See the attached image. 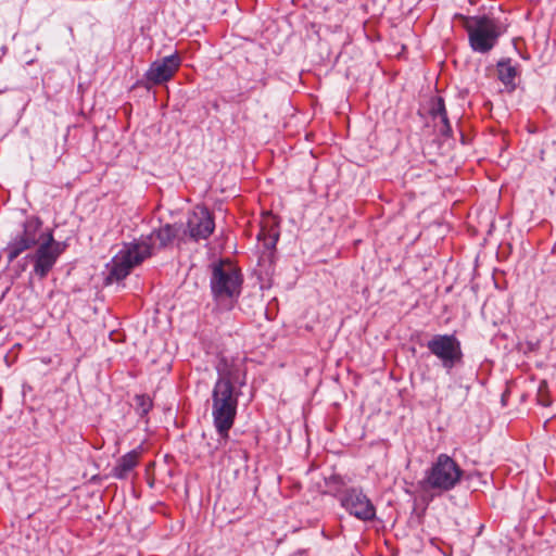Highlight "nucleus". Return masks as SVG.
I'll list each match as a JSON object with an SVG mask.
<instances>
[{"label":"nucleus","mask_w":556,"mask_h":556,"mask_svg":"<svg viewBox=\"0 0 556 556\" xmlns=\"http://www.w3.org/2000/svg\"><path fill=\"white\" fill-rule=\"evenodd\" d=\"M210 289L214 303L226 311L237 304L243 285L241 269L227 258L210 264Z\"/></svg>","instance_id":"2"},{"label":"nucleus","mask_w":556,"mask_h":556,"mask_svg":"<svg viewBox=\"0 0 556 556\" xmlns=\"http://www.w3.org/2000/svg\"><path fill=\"white\" fill-rule=\"evenodd\" d=\"M108 274L104 279L105 285L123 281L134 268L126 260L118 253L110 264H108Z\"/></svg>","instance_id":"12"},{"label":"nucleus","mask_w":556,"mask_h":556,"mask_svg":"<svg viewBox=\"0 0 556 556\" xmlns=\"http://www.w3.org/2000/svg\"><path fill=\"white\" fill-rule=\"evenodd\" d=\"M466 26L470 48L478 53H488L497 42L498 31L493 20L485 15L471 17Z\"/></svg>","instance_id":"5"},{"label":"nucleus","mask_w":556,"mask_h":556,"mask_svg":"<svg viewBox=\"0 0 556 556\" xmlns=\"http://www.w3.org/2000/svg\"><path fill=\"white\" fill-rule=\"evenodd\" d=\"M42 222L37 216H28L22 223V230L18 231L34 245L40 244L46 238L47 232H41Z\"/></svg>","instance_id":"13"},{"label":"nucleus","mask_w":556,"mask_h":556,"mask_svg":"<svg viewBox=\"0 0 556 556\" xmlns=\"http://www.w3.org/2000/svg\"><path fill=\"white\" fill-rule=\"evenodd\" d=\"M64 249L65 244L56 241L52 231H48L47 238L38 245L36 252L27 254L24 260L34 262V273L39 278H45L53 268Z\"/></svg>","instance_id":"6"},{"label":"nucleus","mask_w":556,"mask_h":556,"mask_svg":"<svg viewBox=\"0 0 556 556\" xmlns=\"http://www.w3.org/2000/svg\"><path fill=\"white\" fill-rule=\"evenodd\" d=\"M438 119L441 123L440 128V135L444 138H451L453 136V128L450 123L447 113L443 114L442 116L438 117Z\"/></svg>","instance_id":"21"},{"label":"nucleus","mask_w":556,"mask_h":556,"mask_svg":"<svg viewBox=\"0 0 556 556\" xmlns=\"http://www.w3.org/2000/svg\"><path fill=\"white\" fill-rule=\"evenodd\" d=\"M447 113L445 108V102L442 97H432L429 101V114L433 121H437L438 117Z\"/></svg>","instance_id":"19"},{"label":"nucleus","mask_w":556,"mask_h":556,"mask_svg":"<svg viewBox=\"0 0 556 556\" xmlns=\"http://www.w3.org/2000/svg\"><path fill=\"white\" fill-rule=\"evenodd\" d=\"M135 402L136 412L140 416V418L147 417V415L149 414L153 406L151 397L147 394H137L135 396Z\"/></svg>","instance_id":"18"},{"label":"nucleus","mask_w":556,"mask_h":556,"mask_svg":"<svg viewBox=\"0 0 556 556\" xmlns=\"http://www.w3.org/2000/svg\"><path fill=\"white\" fill-rule=\"evenodd\" d=\"M154 251L151 238L142 235L138 239H134L131 242L125 243L124 248L119 251V254L126 260V262L136 267L146 258L152 256Z\"/></svg>","instance_id":"10"},{"label":"nucleus","mask_w":556,"mask_h":556,"mask_svg":"<svg viewBox=\"0 0 556 556\" xmlns=\"http://www.w3.org/2000/svg\"><path fill=\"white\" fill-rule=\"evenodd\" d=\"M497 76L502 84L514 90L516 88L515 79L518 75L517 66L513 65L511 59L503 58L496 63Z\"/></svg>","instance_id":"16"},{"label":"nucleus","mask_w":556,"mask_h":556,"mask_svg":"<svg viewBox=\"0 0 556 556\" xmlns=\"http://www.w3.org/2000/svg\"><path fill=\"white\" fill-rule=\"evenodd\" d=\"M216 371L218 377L212 389L211 408L213 425L220 444L229 439V430L236 421L241 391L236 387L238 369L231 367L226 357L219 358ZM243 384L244 382H240L239 387Z\"/></svg>","instance_id":"1"},{"label":"nucleus","mask_w":556,"mask_h":556,"mask_svg":"<svg viewBox=\"0 0 556 556\" xmlns=\"http://www.w3.org/2000/svg\"><path fill=\"white\" fill-rule=\"evenodd\" d=\"M181 64V59L178 53L164 56L160 61L151 63L149 70L146 72V79L153 85H162L173 78Z\"/></svg>","instance_id":"9"},{"label":"nucleus","mask_w":556,"mask_h":556,"mask_svg":"<svg viewBox=\"0 0 556 556\" xmlns=\"http://www.w3.org/2000/svg\"><path fill=\"white\" fill-rule=\"evenodd\" d=\"M460 137H462V142L465 143V136L463 134H460Z\"/></svg>","instance_id":"22"},{"label":"nucleus","mask_w":556,"mask_h":556,"mask_svg":"<svg viewBox=\"0 0 556 556\" xmlns=\"http://www.w3.org/2000/svg\"><path fill=\"white\" fill-rule=\"evenodd\" d=\"M257 240L263 242V247L268 251H275L280 237L278 223L274 219L267 220L257 233Z\"/></svg>","instance_id":"15"},{"label":"nucleus","mask_w":556,"mask_h":556,"mask_svg":"<svg viewBox=\"0 0 556 556\" xmlns=\"http://www.w3.org/2000/svg\"><path fill=\"white\" fill-rule=\"evenodd\" d=\"M182 225L166 224L157 229L152 230L146 237L151 238V243L154 250H161L166 248L170 242L178 237Z\"/></svg>","instance_id":"11"},{"label":"nucleus","mask_w":556,"mask_h":556,"mask_svg":"<svg viewBox=\"0 0 556 556\" xmlns=\"http://www.w3.org/2000/svg\"><path fill=\"white\" fill-rule=\"evenodd\" d=\"M341 506L351 515L362 521H371L376 518V507L361 488H348L339 496Z\"/></svg>","instance_id":"7"},{"label":"nucleus","mask_w":556,"mask_h":556,"mask_svg":"<svg viewBox=\"0 0 556 556\" xmlns=\"http://www.w3.org/2000/svg\"><path fill=\"white\" fill-rule=\"evenodd\" d=\"M181 229L194 242L206 240L215 229L214 216L206 206H197Z\"/></svg>","instance_id":"8"},{"label":"nucleus","mask_w":556,"mask_h":556,"mask_svg":"<svg viewBox=\"0 0 556 556\" xmlns=\"http://www.w3.org/2000/svg\"><path fill=\"white\" fill-rule=\"evenodd\" d=\"M35 247L30 243L26 238H24L20 232H16L11 237V240L3 249V253L7 254L9 263L13 262L23 252Z\"/></svg>","instance_id":"17"},{"label":"nucleus","mask_w":556,"mask_h":556,"mask_svg":"<svg viewBox=\"0 0 556 556\" xmlns=\"http://www.w3.org/2000/svg\"><path fill=\"white\" fill-rule=\"evenodd\" d=\"M326 485L330 489V491L334 494V496H340L342 492L346 489L345 481L343 477L340 475L333 473L329 478L326 479Z\"/></svg>","instance_id":"20"},{"label":"nucleus","mask_w":556,"mask_h":556,"mask_svg":"<svg viewBox=\"0 0 556 556\" xmlns=\"http://www.w3.org/2000/svg\"><path fill=\"white\" fill-rule=\"evenodd\" d=\"M430 354L435 356L446 375L464 365L462 343L454 333L434 334L427 341Z\"/></svg>","instance_id":"4"},{"label":"nucleus","mask_w":556,"mask_h":556,"mask_svg":"<svg viewBox=\"0 0 556 556\" xmlns=\"http://www.w3.org/2000/svg\"><path fill=\"white\" fill-rule=\"evenodd\" d=\"M138 452L132 450L121 456L112 469L111 476L118 480L128 478L130 471L138 465Z\"/></svg>","instance_id":"14"},{"label":"nucleus","mask_w":556,"mask_h":556,"mask_svg":"<svg viewBox=\"0 0 556 556\" xmlns=\"http://www.w3.org/2000/svg\"><path fill=\"white\" fill-rule=\"evenodd\" d=\"M464 470L447 454H439L421 481L424 489L439 492L453 490L462 480Z\"/></svg>","instance_id":"3"}]
</instances>
